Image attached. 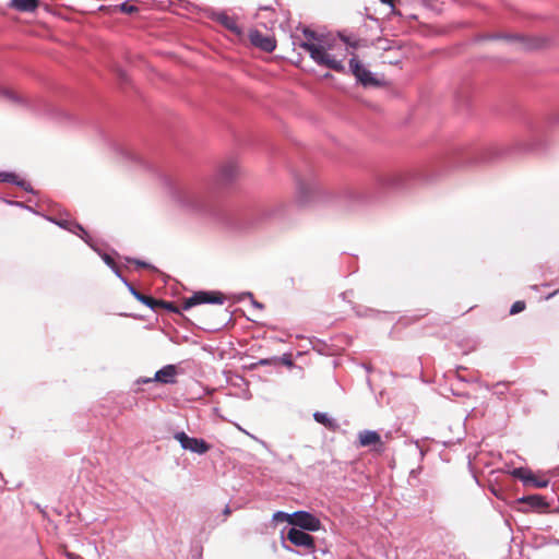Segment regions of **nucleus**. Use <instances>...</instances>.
I'll return each instance as SVG.
<instances>
[{
    "mask_svg": "<svg viewBox=\"0 0 559 559\" xmlns=\"http://www.w3.org/2000/svg\"><path fill=\"white\" fill-rule=\"evenodd\" d=\"M306 41L300 47L309 52L311 59L319 66L336 72H345L344 61L348 55H355L350 49L360 45V40L344 35L317 36L314 32L305 31Z\"/></svg>",
    "mask_w": 559,
    "mask_h": 559,
    "instance_id": "1",
    "label": "nucleus"
},
{
    "mask_svg": "<svg viewBox=\"0 0 559 559\" xmlns=\"http://www.w3.org/2000/svg\"><path fill=\"white\" fill-rule=\"evenodd\" d=\"M272 521L276 524H321L319 518L307 511H296L293 513L277 511L273 514Z\"/></svg>",
    "mask_w": 559,
    "mask_h": 559,
    "instance_id": "2",
    "label": "nucleus"
},
{
    "mask_svg": "<svg viewBox=\"0 0 559 559\" xmlns=\"http://www.w3.org/2000/svg\"><path fill=\"white\" fill-rule=\"evenodd\" d=\"M174 438L180 443L183 450H188L192 453L201 455L205 454L211 449V445L204 439L189 437L183 431L176 432Z\"/></svg>",
    "mask_w": 559,
    "mask_h": 559,
    "instance_id": "3",
    "label": "nucleus"
},
{
    "mask_svg": "<svg viewBox=\"0 0 559 559\" xmlns=\"http://www.w3.org/2000/svg\"><path fill=\"white\" fill-rule=\"evenodd\" d=\"M302 530H298L293 526L288 534L287 539L293 543L295 546L304 547L308 550H312L314 548V540L311 535L306 533L305 531H317L320 526H300Z\"/></svg>",
    "mask_w": 559,
    "mask_h": 559,
    "instance_id": "4",
    "label": "nucleus"
},
{
    "mask_svg": "<svg viewBox=\"0 0 559 559\" xmlns=\"http://www.w3.org/2000/svg\"><path fill=\"white\" fill-rule=\"evenodd\" d=\"M224 297L215 292H197L191 297L185 299L182 308L188 310L202 304H223Z\"/></svg>",
    "mask_w": 559,
    "mask_h": 559,
    "instance_id": "5",
    "label": "nucleus"
},
{
    "mask_svg": "<svg viewBox=\"0 0 559 559\" xmlns=\"http://www.w3.org/2000/svg\"><path fill=\"white\" fill-rule=\"evenodd\" d=\"M511 475L521 479L526 486H534L536 488H545L548 486L549 480L545 477L536 476L531 469L519 467L511 472Z\"/></svg>",
    "mask_w": 559,
    "mask_h": 559,
    "instance_id": "6",
    "label": "nucleus"
},
{
    "mask_svg": "<svg viewBox=\"0 0 559 559\" xmlns=\"http://www.w3.org/2000/svg\"><path fill=\"white\" fill-rule=\"evenodd\" d=\"M350 72L355 75L358 82L362 85H373L377 83L372 73L359 62L355 55L349 60Z\"/></svg>",
    "mask_w": 559,
    "mask_h": 559,
    "instance_id": "7",
    "label": "nucleus"
},
{
    "mask_svg": "<svg viewBox=\"0 0 559 559\" xmlns=\"http://www.w3.org/2000/svg\"><path fill=\"white\" fill-rule=\"evenodd\" d=\"M359 447H372L378 453L384 451V443L376 430H361L357 435Z\"/></svg>",
    "mask_w": 559,
    "mask_h": 559,
    "instance_id": "8",
    "label": "nucleus"
},
{
    "mask_svg": "<svg viewBox=\"0 0 559 559\" xmlns=\"http://www.w3.org/2000/svg\"><path fill=\"white\" fill-rule=\"evenodd\" d=\"M251 44L265 52H272L276 48V40L273 36L265 35L258 29H252L249 33Z\"/></svg>",
    "mask_w": 559,
    "mask_h": 559,
    "instance_id": "9",
    "label": "nucleus"
},
{
    "mask_svg": "<svg viewBox=\"0 0 559 559\" xmlns=\"http://www.w3.org/2000/svg\"><path fill=\"white\" fill-rule=\"evenodd\" d=\"M176 374H177V371H176V367L174 365H167V366H164L162 369H159L154 378H143V379H140L138 382L139 383H150L152 381H157V382H160V383H165V384H171V383H175L176 382Z\"/></svg>",
    "mask_w": 559,
    "mask_h": 559,
    "instance_id": "10",
    "label": "nucleus"
},
{
    "mask_svg": "<svg viewBox=\"0 0 559 559\" xmlns=\"http://www.w3.org/2000/svg\"><path fill=\"white\" fill-rule=\"evenodd\" d=\"M214 19L217 23L223 25L236 36L240 37L242 35V29L238 25L237 19L235 16L228 15L225 12H218L215 14Z\"/></svg>",
    "mask_w": 559,
    "mask_h": 559,
    "instance_id": "11",
    "label": "nucleus"
},
{
    "mask_svg": "<svg viewBox=\"0 0 559 559\" xmlns=\"http://www.w3.org/2000/svg\"><path fill=\"white\" fill-rule=\"evenodd\" d=\"M519 504L523 506V508L528 511H539L546 508V502L544 498L539 495H532L522 497L518 500Z\"/></svg>",
    "mask_w": 559,
    "mask_h": 559,
    "instance_id": "12",
    "label": "nucleus"
},
{
    "mask_svg": "<svg viewBox=\"0 0 559 559\" xmlns=\"http://www.w3.org/2000/svg\"><path fill=\"white\" fill-rule=\"evenodd\" d=\"M38 3V0H10V7L20 12H34Z\"/></svg>",
    "mask_w": 559,
    "mask_h": 559,
    "instance_id": "13",
    "label": "nucleus"
},
{
    "mask_svg": "<svg viewBox=\"0 0 559 559\" xmlns=\"http://www.w3.org/2000/svg\"><path fill=\"white\" fill-rule=\"evenodd\" d=\"M313 418L317 423L323 425L329 430L335 431L338 429V424L335 419L331 418L326 413L316 412Z\"/></svg>",
    "mask_w": 559,
    "mask_h": 559,
    "instance_id": "14",
    "label": "nucleus"
},
{
    "mask_svg": "<svg viewBox=\"0 0 559 559\" xmlns=\"http://www.w3.org/2000/svg\"><path fill=\"white\" fill-rule=\"evenodd\" d=\"M59 225L63 228L71 230L72 233L79 235L83 239L85 238V236H87L86 230L79 224L64 221V222L59 223Z\"/></svg>",
    "mask_w": 559,
    "mask_h": 559,
    "instance_id": "15",
    "label": "nucleus"
},
{
    "mask_svg": "<svg viewBox=\"0 0 559 559\" xmlns=\"http://www.w3.org/2000/svg\"><path fill=\"white\" fill-rule=\"evenodd\" d=\"M237 173V166L234 164H229L226 166H223L221 169V177L224 180H229L234 177V175Z\"/></svg>",
    "mask_w": 559,
    "mask_h": 559,
    "instance_id": "16",
    "label": "nucleus"
},
{
    "mask_svg": "<svg viewBox=\"0 0 559 559\" xmlns=\"http://www.w3.org/2000/svg\"><path fill=\"white\" fill-rule=\"evenodd\" d=\"M0 180L8 181V182H14V183L23 187L25 190H27V191L29 190V185H26L23 181H16L15 175H13V174H0Z\"/></svg>",
    "mask_w": 559,
    "mask_h": 559,
    "instance_id": "17",
    "label": "nucleus"
},
{
    "mask_svg": "<svg viewBox=\"0 0 559 559\" xmlns=\"http://www.w3.org/2000/svg\"><path fill=\"white\" fill-rule=\"evenodd\" d=\"M118 9L122 13L132 14L139 11L138 7L134 5L131 1H124L118 5Z\"/></svg>",
    "mask_w": 559,
    "mask_h": 559,
    "instance_id": "18",
    "label": "nucleus"
},
{
    "mask_svg": "<svg viewBox=\"0 0 559 559\" xmlns=\"http://www.w3.org/2000/svg\"><path fill=\"white\" fill-rule=\"evenodd\" d=\"M509 383L507 382H498L492 386L493 393L502 395L508 390Z\"/></svg>",
    "mask_w": 559,
    "mask_h": 559,
    "instance_id": "19",
    "label": "nucleus"
},
{
    "mask_svg": "<svg viewBox=\"0 0 559 559\" xmlns=\"http://www.w3.org/2000/svg\"><path fill=\"white\" fill-rule=\"evenodd\" d=\"M0 96L11 102H17L19 99L12 91L5 88L0 90Z\"/></svg>",
    "mask_w": 559,
    "mask_h": 559,
    "instance_id": "20",
    "label": "nucleus"
},
{
    "mask_svg": "<svg viewBox=\"0 0 559 559\" xmlns=\"http://www.w3.org/2000/svg\"><path fill=\"white\" fill-rule=\"evenodd\" d=\"M136 299L148 306L150 308H154L156 300L152 297L144 296V295H136Z\"/></svg>",
    "mask_w": 559,
    "mask_h": 559,
    "instance_id": "21",
    "label": "nucleus"
},
{
    "mask_svg": "<svg viewBox=\"0 0 559 559\" xmlns=\"http://www.w3.org/2000/svg\"><path fill=\"white\" fill-rule=\"evenodd\" d=\"M525 309V302L524 301H515L510 309L511 314H516Z\"/></svg>",
    "mask_w": 559,
    "mask_h": 559,
    "instance_id": "22",
    "label": "nucleus"
},
{
    "mask_svg": "<svg viewBox=\"0 0 559 559\" xmlns=\"http://www.w3.org/2000/svg\"><path fill=\"white\" fill-rule=\"evenodd\" d=\"M103 259H104L105 263L107 265H109L119 277H121L120 272H119L118 267L115 264V260L110 255H108V254H104Z\"/></svg>",
    "mask_w": 559,
    "mask_h": 559,
    "instance_id": "23",
    "label": "nucleus"
},
{
    "mask_svg": "<svg viewBox=\"0 0 559 559\" xmlns=\"http://www.w3.org/2000/svg\"><path fill=\"white\" fill-rule=\"evenodd\" d=\"M237 428L238 430H240L241 432H243L245 435L249 436L250 438L252 439H257L253 435H251L250 432H248L246 429H243L242 427H240L239 425H237Z\"/></svg>",
    "mask_w": 559,
    "mask_h": 559,
    "instance_id": "24",
    "label": "nucleus"
},
{
    "mask_svg": "<svg viewBox=\"0 0 559 559\" xmlns=\"http://www.w3.org/2000/svg\"><path fill=\"white\" fill-rule=\"evenodd\" d=\"M237 428L238 430H240L241 432H243L245 435L249 436L250 438L252 439H257L253 435H251L250 432H248L246 429H243L242 427H240L239 425H237Z\"/></svg>",
    "mask_w": 559,
    "mask_h": 559,
    "instance_id": "25",
    "label": "nucleus"
},
{
    "mask_svg": "<svg viewBox=\"0 0 559 559\" xmlns=\"http://www.w3.org/2000/svg\"><path fill=\"white\" fill-rule=\"evenodd\" d=\"M237 428L238 430H240L241 432H243L245 435L249 436L250 438L252 439H257L253 435H251L250 432H248L246 429H243L242 427H240L239 425H237Z\"/></svg>",
    "mask_w": 559,
    "mask_h": 559,
    "instance_id": "26",
    "label": "nucleus"
},
{
    "mask_svg": "<svg viewBox=\"0 0 559 559\" xmlns=\"http://www.w3.org/2000/svg\"><path fill=\"white\" fill-rule=\"evenodd\" d=\"M380 1H381V3H383V4H388V5H390L391 8H394V3H395V1H396V0H380Z\"/></svg>",
    "mask_w": 559,
    "mask_h": 559,
    "instance_id": "27",
    "label": "nucleus"
},
{
    "mask_svg": "<svg viewBox=\"0 0 559 559\" xmlns=\"http://www.w3.org/2000/svg\"><path fill=\"white\" fill-rule=\"evenodd\" d=\"M132 262L136 263V264H138L139 266H141V267H146V266H148V264H147V263H145V262H141V261H138V260H132Z\"/></svg>",
    "mask_w": 559,
    "mask_h": 559,
    "instance_id": "28",
    "label": "nucleus"
},
{
    "mask_svg": "<svg viewBox=\"0 0 559 559\" xmlns=\"http://www.w3.org/2000/svg\"><path fill=\"white\" fill-rule=\"evenodd\" d=\"M130 287V290L131 293L136 297V295H141L140 293H138L132 286H129Z\"/></svg>",
    "mask_w": 559,
    "mask_h": 559,
    "instance_id": "29",
    "label": "nucleus"
},
{
    "mask_svg": "<svg viewBox=\"0 0 559 559\" xmlns=\"http://www.w3.org/2000/svg\"><path fill=\"white\" fill-rule=\"evenodd\" d=\"M182 202H183L186 205H188V206H194V204H193V203H189L187 200H182Z\"/></svg>",
    "mask_w": 559,
    "mask_h": 559,
    "instance_id": "30",
    "label": "nucleus"
},
{
    "mask_svg": "<svg viewBox=\"0 0 559 559\" xmlns=\"http://www.w3.org/2000/svg\"><path fill=\"white\" fill-rule=\"evenodd\" d=\"M68 557H69L70 559H76V557H75L74 555H71V554H68Z\"/></svg>",
    "mask_w": 559,
    "mask_h": 559,
    "instance_id": "31",
    "label": "nucleus"
},
{
    "mask_svg": "<svg viewBox=\"0 0 559 559\" xmlns=\"http://www.w3.org/2000/svg\"><path fill=\"white\" fill-rule=\"evenodd\" d=\"M557 292L552 293V294H549V296L547 298H550L552 297Z\"/></svg>",
    "mask_w": 559,
    "mask_h": 559,
    "instance_id": "32",
    "label": "nucleus"
}]
</instances>
